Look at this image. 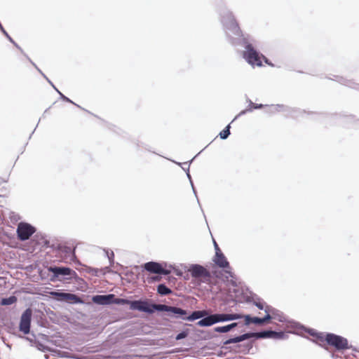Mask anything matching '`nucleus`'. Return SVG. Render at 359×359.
Returning a JSON list of instances; mask_svg holds the SVG:
<instances>
[{
    "label": "nucleus",
    "mask_w": 359,
    "mask_h": 359,
    "mask_svg": "<svg viewBox=\"0 0 359 359\" xmlns=\"http://www.w3.org/2000/svg\"><path fill=\"white\" fill-rule=\"evenodd\" d=\"M130 309L140 311L152 313L155 311H167L182 316L187 314L185 310L175 306H170L165 304H149L145 301H133L130 302Z\"/></svg>",
    "instance_id": "1"
},
{
    "label": "nucleus",
    "mask_w": 359,
    "mask_h": 359,
    "mask_svg": "<svg viewBox=\"0 0 359 359\" xmlns=\"http://www.w3.org/2000/svg\"><path fill=\"white\" fill-rule=\"evenodd\" d=\"M316 338L318 343L324 348L327 345L334 347L338 351L346 350L349 348L348 340L346 338L332 333H317Z\"/></svg>",
    "instance_id": "2"
},
{
    "label": "nucleus",
    "mask_w": 359,
    "mask_h": 359,
    "mask_svg": "<svg viewBox=\"0 0 359 359\" xmlns=\"http://www.w3.org/2000/svg\"><path fill=\"white\" fill-rule=\"evenodd\" d=\"M284 335L283 332H278L275 331H263L257 333H246L244 334H242L241 336L231 338L228 339L225 344H234L238 343L242 341H244L245 339H250V337L253 336H256L257 338H274V339H278L281 338Z\"/></svg>",
    "instance_id": "3"
},
{
    "label": "nucleus",
    "mask_w": 359,
    "mask_h": 359,
    "mask_svg": "<svg viewBox=\"0 0 359 359\" xmlns=\"http://www.w3.org/2000/svg\"><path fill=\"white\" fill-rule=\"evenodd\" d=\"M243 57L252 66L260 67L262 65V60L267 61V59L264 55H259L250 43L245 46V50L243 52Z\"/></svg>",
    "instance_id": "4"
},
{
    "label": "nucleus",
    "mask_w": 359,
    "mask_h": 359,
    "mask_svg": "<svg viewBox=\"0 0 359 359\" xmlns=\"http://www.w3.org/2000/svg\"><path fill=\"white\" fill-rule=\"evenodd\" d=\"M265 316L263 318L251 317L249 315H243L245 318V324L248 325L251 323L262 325L268 323L274 314V309L269 306H266Z\"/></svg>",
    "instance_id": "5"
},
{
    "label": "nucleus",
    "mask_w": 359,
    "mask_h": 359,
    "mask_svg": "<svg viewBox=\"0 0 359 359\" xmlns=\"http://www.w3.org/2000/svg\"><path fill=\"white\" fill-rule=\"evenodd\" d=\"M35 228L29 224L20 222L18 225L17 234L20 241H26L34 233Z\"/></svg>",
    "instance_id": "6"
},
{
    "label": "nucleus",
    "mask_w": 359,
    "mask_h": 359,
    "mask_svg": "<svg viewBox=\"0 0 359 359\" xmlns=\"http://www.w3.org/2000/svg\"><path fill=\"white\" fill-rule=\"evenodd\" d=\"M48 271L53 273L56 278L68 276L72 278L77 276L74 270L68 267L50 266L48 268Z\"/></svg>",
    "instance_id": "7"
},
{
    "label": "nucleus",
    "mask_w": 359,
    "mask_h": 359,
    "mask_svg": "<svg viewBox=\"0 0 359 359\" xmlns=\"http://www.w3.org/2000/svg\"><path fill=\"white\" fill-rule=\"evenodd\" d=\"M32 314V310L27 309L23 312L20 318V330L25 334H28L30 330Z\"/></svg>",
    "instance_id": "8"
},
{
    "label": "nucleus",
    "mask_w": 359,
    "mask_h": 359,
    "mask_svg": "<svg viewBox=\"0 0 359 359\" xmlns=\"http://www.w3.org/2000/svg\"><path fill=\"white\" fill-rule=\"evenodd\" d=\"M144 269L152 273L168 275L170 273V270L163 269L161 264L154 262L144 264Z\"/></svg>",
    "instance_id": "9"
},
{
    "label": "nucleus",
    "mask_w": 359,
    "mask_h": 359,
    "mask_svg": "<svg viewBox=\"0 0 359 359\" xmlns=\"http://www.w3.org/2000/svg\"><path fill=\"white\" fill-rule=\"evenodd\" d=\"M50 295L58 301H64L67 302H80V298L76 294L71 293L51 292Z\"/></svg>",
    "instance_id": "10"
},
{
    "label": "nucleus",
    "mask_w": 359,
    "mask_h": 359,
    "mask_svg": "<svg viewBox=\"0 0 359 359\" xmlns=\"http://www.w3.org/2000/svg\"><path fill=\"white\" fill-rule=\"evenodd\" d=\"M189 271L191 273V276L194 278L202 277L207 280H209L210 278V272L201 265H193Z\"/></svg>",
    "instance_id": "11"
},
{
    "label": "nucleus",
    "mask_w": 359,
    "mask_h": 359,
    "mask_svg": "<svg viewBox=\"0 0 359 359\" xmlns=\"http://www.w3.org/2000/svg\"><path fill=\"white\" fill-rule=\"evenodd\" d=\"M215 323L224 322L243 318V315L238 313H215L213 314Z\"/></svg>",
    "instance_id": "12"
},
{
    "label": "nucleus",
    "mask_w": 359,
    "mask_h": 359,
    "mask_svg": "<svg viewBox=\"0 0 359 359\" xmlns=\"http://www.w3.org/2000/svg\"><path fill=\"white\" fill-rule=\"evenodd\" d=\"M215 263L221 268L229 269V263L226 260V258L223 255L220 249H218L215 253V257L214 259Z\"/></svg>",
    "instance_id": "13"
},
{
    "label": "nucleus",
    "mask_w": 359,
    "mask_h": 359,
    "mask_svg": "<svg viewBox=\"0 0 359 359\" xmlns=\"http://www.w3.org/2000/svg\"><path fill=\"white\" fill-rule=\"evenodd\" d=\"M114 298V294L95 295L93 297V301L94 303L104 305L111 303Z\"/></svg>",
    "instance_id": "14"
},
{
    "label": "nucleus",
    "mask_w": 359,
    "mask_h": 359,
    "mask_svg": "<svg viewBox=\"0 0 359 359\" xmlns=\"http://www.w3.org/2000/svg\"><path fill=\"white\" fill-rule=\"evenodd\" d=\"M215 323H215L214 315L212 314V315H210L205 318H203L201 320H199L197 323V325L199 326H201V327H205V326H211Z\"/></svg>",
    "instance_id": "15"
},
{
    "label": "nucleus",
    "mask_w": 359,
    "mask_h": 359,
    "mask_svg": "<svg viewBox=\"0 0 359 359\" xmlns=\"http://www.w3.org/2000/svg\"><path fill=\"white\" fill-rule=\"evenodd\" d=\"M207 314L205 311H194L191 315L188 317H182L183 319L189 320H194L201 318L204 317Z\"/></svg>",
    "instance_id": "16"
},
{
    "label": "nucleus",
    "mask_w": 359,
    "mask_h": 359,
    "mask_svg": "<svg viewBox=\"0 0 359 359\" xmlns=\"http://www.w3.org/2000/svg\"><path fill=\"white\" fill-rule=\"evenodd\" d=\"M238 325L237 323H233L231 324L225 325V326H221V327H216L214 328L215 332H227L232 330L233 328L236 327Z\"/></svg>",
    "instance_id": "17"
},
{
    "label": "nucleus",
    "mask_w": 359,
    "mask_h": 359,
    "mask_svg": "<svg viewBox=\"0 0 359 359\" xmlns=\"http://www.w3.org/2000/svg\"><path fill=\"white\" fill-rule=\"evenodd\" d=\"M157 292L161 295H167L172 293V290L164 284H160L157 287Z\"/></svg>",
    "instance_id": "18"
},
{
    "label": "nucleus",
    "mask_w": 359,
    "mask_h": 359,
    "mask_svg": "<svg viewBox=\"0 0 359 359\" xmlns=\"http://www.w3.org/2000/svg\"><path fill=\"white\" fill-rule=\"evenodd\" d=\"M17 302V297L15 296H11L8 298H4L1 299V305H11Z\"/></svg>",
    "instance_id": "19"
},
{
    "label": "nucleus",
    "mask_w": 359,
    "mask_h": 359,
    "mask_svg": "<svg viewBox=\"0 0 359 359\" xmlns=\"http://www.w3.org/2000/svg\"><path fill=\"white\" fill-rule=\"evenodd\" d=\"M230 126H227L223 130L219 133V137L221 139H226L230 135Z\"/></svg>",
    "instance_id": "20"
},
{
    "label": "nucleus",
    "mask_w": 359,
    "mask_h": 359,
    "mask_svg": "<svg viewBox=\"0 0 359 359\" xmlns=\"http://www.w3.org/2000/svg\"><path fill=\"white\" fill-rule=\"evenodd\" d=\"M187 333L184 332H182L180 334H178L176 337V339L177 340H179V339H183V338H185L187 337Z\"/></svg>",
    "instance_id": "21"
},
{
    "label": "nucleus",
    "mask_w": 359,
    "mask_h": 359,
    "mask_svg": "<svg viewBox=\"0 0 359 359\" xmlns=\"http://www.w3.org/2000/svg\"><path fill=\"white\" fill-rule=\"evenodd\" d=\"M0 28L3 30L4 33L7 36V37L9 39V40L14 43V41L13 39L8 35V34L4 30L3 27L0 24Z\"/></svg>",
    "instance_id": "22"
},
{
    "label": "nucleus",
    "mask_w": 359,
    "mask_h": 359,
    "mask_svg": "<svg viewBox=\"0 0 359 359\" xmlns=\"http://www.w3.org/2000/svg\"><path fill=\"white\" fill-rule=\"evenodd\" d=\"M256 306L260 309H264L265 310V308L266 306L264 307L263 304H262L261 303H257L256 304Z\"/></svg>",
    "instance_id": "23"
},
{
    "label": "nucleus",
    "mask_w": 359,
    "mask_h": 359,
    "mask_svg": "<svg viewBox=\"0 0 359 359\" xmlns=\"http://www.w3.org/2000/svg\"><path fill=\"white\" fill-rule=\"evenodd\" d=\"M235 28L236 29V32H240V28L238 27V25L236 23L235 24Z\"/></svg>",
    "instance_id": "24"
},
{
    "label": "nucleus",
    "mask_w": 359,
    "mask_h": 359,
    "mask_svg": "<svg viewBox=\"0 0 359 359\" xmlns=\"http://www.w3.org/2000/svg\"><path fill=\"white\" fill-rule=\"evenodd\" d=\"M225 272H226V273H228V274H229V276L230 277H232V276H232V273H231V272L230 271H229V270H226V271H225Z\"/></svg>",
    "instance_id": "25"
},
{
    "label": "nucleus",
    "mask_w": 359,
    "mask_h": 359,
    "mask_svg": "<svg viewBox=\"0 0 359 359\" xmlns=\"http://www.w3.org/2000/svg\"><path fill=\"white\" fill-rule=\"evenodd\" d=\"M215 250L216 251L219 249V247H218V245L217 244V243L215 241Z\"/></svg>",
    "instance_id": "26"
},
{
    "label": "nucleus",
    "mask_w": 359,
    "mask_h": 359,
    "mask_svg": "<svg viewBox=\"0 0 359 359\" xmlns=\"http://www.w3.org/2000/svg\"><path fill=\"white\" fill-rule=\"evenodd\" d=\"M72 254H73V257H74V259H76V255H75V248H74L73 252H72Z\"/></svg>",
    "instance_id": "27"
}]
</instances>
